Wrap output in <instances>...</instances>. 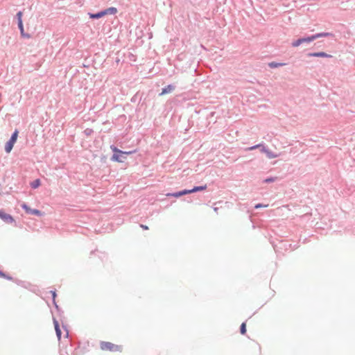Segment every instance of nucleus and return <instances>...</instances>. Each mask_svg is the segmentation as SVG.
<instances>
[{"instance_id":"nucleus-15","label":"nucleus","mask_w":355,"mask_h":355,"mask_svg":"<svg viewBox=\"0 0 355 355\" xmlns=\"http://www.w3.org/2000/svg\"><path fill=\"white\" fill-rule=\"evenodd\" d=\"M266 155L267 157L269 158V159H272V158H275L277 157L278 155L270 150H268V151L266 152Z\"/></svg>"},{"instance_id":"nucleus-1","label":"nucleus","mask_w":355,"mask_h":355,"mask_svg":"<svg viewBox=\"0 0 355 355\" xmlns=\"http://www.w3.org/2000/svg\"><path fill=\"white\" fill-rule=\"evenodd\" d=\"M100 347L103 351H110V352H121L123 350L122 346L115 345L110 342L102 341L100 343Z\"/></svg>"},{"instance_id":"nucleus-6","label":"nucleus","mask_w":355,"mask_h":355,"mask_svg":"<svg viewBox=\"0 0 355 355\" xmlns=\"http://www.w3.org/2000/svg\"><path fill=\"white\" fill-rule=\"evenodd\" d=\"M310 57L331 58V55L324 52L311 53L308 54Z\"/></svg>"},{"instance_id":"nucleus-22","label":"nucleus","mask_w":355,"mask_h":355,"mask_svg":"<svg viewBox=\"0 0 355 355\" xmlns=\"http://www.w3.org/2000/svg\"><path fill=\"white\" fill-rule=\"evenodd\" d=\"M20 33H21V35L24 37H27V38L30 37V35L28 34H26L24 33V30L20 31Z\"/></svg>"},{"instance_id":"nucleus-3","label":"nucleus","mask_w":355,"mask_h":355,"mask_svg":"<svg viewBox=\"0 0 355 355\" xmlns=\"http://www.w3.org/2000/svg\"><path fill=\"white\" fill-rule=\"evenodd\" d=\"M110 148L112 150V151L115 153L112 155V160L115 161V162H123V160L120 157L119 154H121V155H122V154L130 155V154H132L133 153L132 151H128V152L122 151L121 150H119L117 148H116L115 146H112Z\"/></svg>"},{"instance_id":"nucleus-7","label":"nucleus","mask_w":355,"mask_h":355,"mask_svg":"<svg viewBox=\"0 0 355 355\" xmlns=\"http://www.w3.org/2000/svg\"><path fill=\"white\" fill-rule=\"evenodd\" d=\"M53 324H54V327H55V331H56V335L58 336V340H60L62 332H61V330L60 329L58 322L56 320H53Z\"/></svg>"},{"instance_id":"nucleus-16","label":"nucleus","mask_w":355,"mask_h":355,"mask_svg":"<svg viewBox=\"0 0 355 355\" xmlns=\"http://www.w3.org/2000/svg\"><path fill=\"white\" fill-rule=\"evenodd\" d=\"M302 40H303V43H304V42L309 43V42H312V41L315 40H314V37H313V35H311V36H310V37H304V38H302Z\"/></svg>"},{"instance_id":"nucleus-23","label":"nucleus","mask_w":355,"mask_h":355,"mask_svg":"<svg viewBox=\"0 0 355 355\" xmlns=\"http://www.w3.org/2000/svg\"><path fill=\"white\" fill-rule=\"evenodd\" d=\"M107 10V13L110 12V13H116V9L115 8H110Z\"/></svg>"},{"instance_id":"nucleus-24","label":"nucleus","mask_w":355,"mask_h":355,"mask_svg":"<svg viewBox=\"0 0 355 355\" xmlns=\"http://www.w3.org/2000/svg\"><path fill=\"white\" fill-rule=\"evenodd\" d=\"M18 27H19L20 31L24 30L22 21H18Z\"/></svg>"},{"instance_id":"nucleus-9","label":"nucleus","mask_w":355,"mask_h":355,"mask_svg":"<svg viewBox=\"0 0 355 355\" xmlns=\"http://www.w3.org/2000/svg\"><path fill=\"white\" fill-rule=\"evenodd\" d=\"M15 144V143H14L13 141H10V140H9L6 144V145H5V150H6V152L7 153H9L12 150Z\"/></svg>"},{"instance_id":"nucleus-14","label":"nucleus","mask_w":355,"mask_h":355,"mask_svg":"<svg viewBox=\"0 0 355 355\" xmlns=\"http://www.w3.org/2000/svg\"><path fill=\"white\" fill-rule=\"evenodd\" d=\"M302 43H303V40H302V38H300V39H298V40H295V41H293V42H292V46H293V47H297V46H299L300 45H301Z\"/></svg>"},{"instance_id":"nucleus-29","label":"nucleus","mask_w":355,"mask_h":355,"mask_svg":"<svg viewBox=\"0 0 355 355\" xmlns=\"http://www.w3.org/2000/svg\"><path fill=\"white\" fill-rule=\"evenodd\" d=\"M52 294H53V297H55V292H52Z\"/></svg>"},{"instance_id":"nucleus-10","label":"nucleus","mask_w":355,"mask_h":355,"mask_svg":"<svg viewBox=\"0 0 355 355\" xmlns=\"http://www.w3.org/2000/svg\"><path fill=\"white\" fill-rule=\"evenodd\" d=\"M174 89V87L169 85L166 87L164 88L162 91L161 95H164L171 92Z\"/></svg>"},{"instance_id":"nucleus-27","label":"nucleus","mask_w":355,"mask_h":355,"mask_svg":"<svg viewBox=\"0 0 355 355\" xmlns=\"http://www.w3.org/2000/svg\"><path fill=\"white\" fill-rule=\"evenodd\" d=\"M261 152H263V153H266V152L268 151V149H266V148L263 146H262V145H261Z\"/></svg>"},{"instance_id":"nucleus-21","label":"nucleus","mask_w":355,"mask_h":355,"mask_svg":"<svg viewBox=\"0 0 355 355\" xmlns=\"http://www.w3.org/2000/svg\"><path fill=\"white\" fill-rule=\"evenodd\" d=\"M261 146V144H257V145H255L254 146H251V147H249L246 149V150H254L256 148H260Z\"/></svg>"},{"instance_id":"nucleus-2","label":"nucleus","mask_w":355,"mask_h":355,"mask_svg":"<svg viewBox=\"0 0 355 355\" xmlns=\"http://www.w3.org/2000/svg\"><path fill=\"white\" fill-rule=\"evenodd\" d=\"M206 189H207V185L205 184L203 186L195 187L193 189H189V190L184 189L183 191H181L177 192V193H168L166 196L178 198V197H180V196L186 195V194H189V193L197 192V191H204Z\"/></svg>"},{"instance_id":"nucleus-4","label":"nucleus","mask_w":355,"mask_h":355,"mask_svg":"<svg viewBox=\"0 0 355 355\" xmlns=\"http://www.w3.org/2000/svg\"><path fill=\"white\" fill-rule=\"evenodd\" d=\"M0 218H1L5 223L8 224H12L15 223V219L13 217L8 214L5 213L3 211H0Z\"/></svg>"},{"instance_id":"nucleus-28","label":"nucleus","mask_w":355,"mask_h":355,"mask_svg":"<svg viewBox=\"0 0 355 355\" xmlns=\"http://www.w3.org/2000/svg\"><path fill=\"white\" fill-rule=\"evenodd\" d=\"M141 227L144 230H148V227L144 225H141Z\"/></svg>"},{"instance_id":"nucleus-12","label":"nucleus","mask_w":355,"mask_h":355,"mask_svg":"<svg viewBox=\"0 0 355 355\" xmlns=\"http://www.w3.org/2000/svg\"><path fill=\"white\" fill-rule=\"evenodd\" d=\"M40 180L39 179H37L31 183V186L32 188L36 189L40 186Z\"/></svg>"},{"instance_id":"nucleus-17","label":"nucleus","mask_w":355,"mask_h":355,"mask_svg":"<svg viewBox=\"0 0 355 355\" xmlns=\"http://www.w3.org/2000/svg\"><path fill=\"white\" fill-rule=\"evenodd\" d=\"M241 334H245L246 333V324L245 322L242 323L241 325Z\"/></svg>"},{"instance_id":"nucleus-13","label":"nucleus","mask_w":355,"mask_h":355,"mask_svg":"<svg viewBox=\"0 0 355 355\" xmlns=\"http://www.w3.org/2000/svg\"><path fill=\"white\" fill-rule=\"evenodd\" d=\"M18 130H15L13 134L11 136V138L10 139V141H13L14 143L16 142L17 137H18Z\"/></svg>"},{"instance_id":"nucleus-19","label":"nucleus","mask_w":355,"mask_h":355,"mask_svg":"<svg viewBox=\"0 0 355 355\" xmlns=\"http://www.w3.org/2000/svg\"><path fill=\"white\" fill-rule=\"evenodd\" d=\"M0 277H3V278H5V279H9V280H11L12 279V277L6 275L5 273H3V272H1L0 270Z\"/></svg>"},{"instance_id":"nucleus-26","label":"nucleus","mask_w":355,"mask_h":355,"mask_svg":"<svg viewBox=\"0 0 355 355\" xmlns=\"http://www.w3.org/2000/svg\"><path fill=\"white\" fill-rule=\"evenodd\" d=\"M268 207V205H261V204H257V205H255V207H255L256 209H258V208H260V207Z\"/></svg>"},{"instance_id":"nucleus-11","label":"nucleus","mask_w":355,"mask_h":355,"mask_svg":"<svg viewBox=\"0 0 355 355\" xmlns=\"http://www.w3.org/2000/svg\"><path fill=\"white\" fill-rule=\"evenodd\" d=\"M331 35V33H318L315 35H313L314 40H316L318 38L322 37H327Z\"/></svg>"},{"instance_id":"nucleus-20","label":"nucleus","mask_w":355,"mask_h":355,"mask_svg":"<svg viewBox=\"0 0 355 355\" xmlns=\"http://www.w3.org/2000/svg\"><path fill=\"white\" fill-rule=\"evenodd\" d=\"M22 15H23V13L21 11H19L17 13V17L18 21H22Z\"/></svg>"},{"instance_id":"nucleus-25","label":"nucleus","mask_w":355,"mask_h":355,"mask_svg":"<svg viewBox=\"0 0 355 355\" xmlns=\"http://www.w3.org/2000/svg\"><path fill=\"white\" fill-rule=\"evenodd\" d=\"M275 180V178H267L264 180V182H274Z\"/></svg>"},{"instance_id":"nucleus-5","label":"nucleus","mask_w":355,"mask_h":355,"mask_svg":"<svg viewBox=\"0 0 355 355\" xmlns=\"http://www.w3.org/2000/svg\"><path fill=\"white\" fill-rule=\"evenodd\" d=\"M22 208L26 211V213L36 215V216H41L42 213L40 211L37 209H31L27 205L23 204L21 205Z\"/></svg>"},{"instance_id":"nucleus-8","label":"nucleus","mask_w":355,"mask_h":355,"mask_svg":"<svg viewBox=\"0 0 355 355\" xmlns=\"http://www.w3.org/2000/svg\"><path fill=\"white\" fill-rule=\"evenodd\" d=\"M107 14V10L102 11L96 14H89L90 18L98 19Z\"/></svg>"},{"instance_id":"nucleus-18","label":"nucleus","mask_w":355,"mask_h":355,"mask_svg":"<svg viewBox=\"0 0 355 355\" xmlns=\"http://www.w3.org/2000/svg\"><path fill=\"white\" fill-rule=\"evenodd\" d=\"M284 65V64L283 63H276V62H271L269 64V66L270 67H280V66H283Z\"/></svg>"}]
</instances>
